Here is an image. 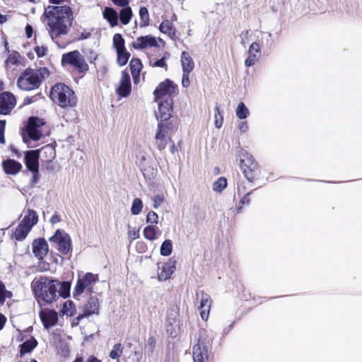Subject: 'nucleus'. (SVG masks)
Listing matches in <instances>:
<instances>
[{
    "label": "nucleus",
    "mask_w": 362,
    "mask_h": 362,
    "mask_svg": "<svg viewBox=\"0 0 362 362\" xmlns=\"http://www.w3.org/2000/svg\"><path fill=\"white\" fill-rule=\"evenodd\" d=\"M47 19V29L53 41L68 34L74 17L71 8L68 6H49L43 14Z\"/></svg>",
    "instance_id": "1"
},
{
    "label": "nucleus",
    "mask_w": 362,
    "mask_h": 362,
    "mask_svg": "<svg viewBox=\"0 0 362 362\" xmlns=\"http://www.w3.org/2000/svg\"><path fill=\"white\" fill-rule=\"evenodd\" d=\"M59 286L62 285L58 281L45 276H41L31 284V288L39 303H52L54 301L58 296Z\"/></svg>",
    "instance_id": "2"
},
{
    "label": "nucleus",
    "mask_w": 362,
    "mask_h": 362,
    "mask_svg": "<svg viewBox=\"0 0 362 362\" xmlns=\"http://www.w3.org/2000/svg\"><path fill=\"white\" fill-rule=\"evenodd\" d=\"M49 71L46 67L39 69L28 68L21 73L17 79V87L25 91L35 90L40 87L42 81L48 77Z\"/></svg>",
    "instance_id": "3"
},
{
    "label": "nucleus",
    "mask_w": 362,
    "mask_h": 362,
    "mask_svg": "<svg viewBox=\"0 0 362 362\" xmlns=\"http://www.w3.org/2000/svg\"><path fill=\"white\" fill-rule=\"evenodd\" d=\"M50 96L53 100H57L62 107H74L76 104L75 93L66 85L57 83L51 90Z\"/></svg>",
    "instance_id": "4"
},
{
    "label": "nucleus",
    "mask_w": 362,
    "mask_h": 362,
    "mask_svg": "<svg viewBox=\"0 0 362 362\" xmlns=\"http://www.w3.org/2000/svg\"><path fill=\"white\" fill-rule=\"evenodd\" d=\"M236 155L240 158L239 165L245 177L249 181H252L255 177L257 163L255 162L253 157L244 149H238Z\"/></svg>",
    "instance_id": "5"
},
{
    "label": "nucleus",
    "mask_w": 362,
    "mask_h": 362,
    "mask_svg": "<svg viewBox=\"0 0 362 362\" xmlns=\"http://www.w3.org/2000/svg\"><path fill=\"white\" fill-rule=\"evenodd\" d=\"M199 336L197 344L193 347V360L194 362H207L211 340L207 339L205 330L200 331Z\"/></svg>",
    "instance_id": "6"
},
{
    "label": "nucleus",
    "mask_w": 362,
    "mask_h": 362,
    "mask_svg": "<svg viewBox=\"0 0 362 362\" xmlns=\"http://www.w3.org/2000/svg\"><path fill=\"white\" fill-rule=\"evenodd\" d=\"M62 64L71 65L79 72H84L88 69L83 57L78 50H74L65 53L62 57Z\"/></svg>",
    "instance_id": "7"
},
{
    "label": "nucleus",
    "mask_w": 362,
    "mask_h": 362,
    "mask_svg": "<svg viewBox=\"0 0 362 362\" xmlns=\"http://www.w3.org/2000/svg\"><path fill=\"white\" fill-rule=\"evenodd\" d=\"M49 240L56 244L58 251L62 254L64 255L69 254L71 250V238L64 230L58 229Z\"/></svg>",
    "instance_id": "8"
},
{
    "label": "nucleus",
    "mask_w": 362,
    "mask_h": 362,
    "mask_svg": "<svg viewBox=\"0 0 362 362\" xmlns=\"http://www.w3.org/2000/svg\"><path fill=\"white\" fill-rule=\"evenodd\" d=\"M98 281L97 274L86 273L81 278L78 279L74 289V295H81L86 290L92 291L93 284Z\"/></svg>",
    "instance_id": "9"
},
{
    "label": "nucleus",
    "mask_w": 362,
    "mask_h": 362,
    "mask_svg": "<svg viewBox=\"0 0 362 362\" xmlns=\"http://www.w3.org/2000/svg\"><path fill=\"white\" fill-rule=\"evenodd\" d=\"M45 124L42 119L31 117L29 118L26 126V132L29 139L33 141H38L42 136L40 128Z\"/></svg>",
    "instance_id": "10"
},
{
    "label": "nucleus",
    "mask_w": 362,
    "mask_h": 362,
    "mask_svg": "<svg viewBox=\"0 0 362 362\" xmlns=\"http://www.w3.org/2000/svg\"><path fill=\"white\" fill-rule=\"evenodd\" d=\"M32 247L33 254L40 261H41L40 264H43V269L46 270L48 265H45L42 260L47 255L49 250L47 241L44 238L35 239L33 242Z\"/></svg>",
    "instance_id": "11"
},
{
    "label": "nucleus",
    "mask_w": 362,
    "mask_h": 362,
    "mask_svg": "<svg viewBox=\"0 0 362 362\" xmlns=\"http://www.w3.org/2000/svg\"><path fill=\"white\" fill-rule=\"evenodd\" d=\"M16 100L15 96L9 92L0 94V114L8 115L15 107Z\"/></svg>",
    "instance_id": "12"
},
{
    "label": "nucleus",
    "mask_w": 362,
    "mask_h": 362,
    "mask_svg": "<svg viewBox=\"0 0 362 362\" xmlns=\"http://www.w3.org/2000/svg\"><path fill=\"white\" fill-rule=\"evenodd\" d=\"M173 112V99L172 97H168L163 101H160L158 105V114L157 118L160 121H167L172 116Z\"/></svg>",
    "instance_id": "13"
},
{
    "label": "nucleus",
    "mask_w": 362,
    "mask_h": 362,
    "mask_svg": "<svg viewBox=\"0 0 362 362\" xmlns=\"http://www.w3.org/2000/svg\"><path fill=\"white\" fill-rule=\"evenodd\" d=\"M131 91L132 85L129 74L127 71H122L119 85L117 88L116 92L120 97H127Z\"/></svg>",
    "instance_id": "14"
},
{
    "label": "nucleus",
    "mask_w": 362,
    "mask_h": 362,
    "mask_svg": "<svg viewBox=\"0 0 362 362\" xmlns=\"http://www.w3.org/2000/svg\"><path fill=\"white\" fill-rule=\"evenodd\" d=\"M43 326L46 329L55 325L58 321V314L54 310L42 309L39 313Z\"/></svg>",
    "instance_id": "15"
},
{
    "label": "nucleus",
    "mask_w": 362,
    "mask_h": 362,
    "mask_svg": "<svg viewBox=\"0 0 362 362\" xmlns=\"http://www.w3.org/2000/svg\"><path fill=\"white\" fill-rule=\"evenodd\" d=\"M176 268V261L170 259L161 267H158V279L159 281H165L170 278Z\"/></svg>",
    "instance_id": "16"
},
{
    "label": "nucleus",
    "mask_w": 362,
    "mask_h": 362,
    "mask_svg": "<svg viewBox=\"0 0 362 362\" xmlns=\"http://www.w3.org/2000/svg\"><path fill=\"white\" fill-rule=\"evenodd\" d=\"M157 46L158 43L156 37L151 35L139 37L135 42H132V47L135 49H144Z\"/></svg>",
    "instance_id": "17"
},
{
    "label": "nucleus",
    "mask_w": 362,
    "mask_h": 362,
    "mask_svg": "<svg viewBox=\"0 0 362 362\" xmlns=\"http://www.w3.org/2000/svg\"><path fill=\"white\" fill-rule=\"evenodd\" d=\"M175 92L173 83L170 80H165L160 83V85L154 90L156 99L158 100L163 96L171 97Z\"/></svg>",
    "instance_id": "18"
},
{
    "label": "nucleus",
    "mask_w": 362,
    "mask_h": 362,
    "mask_svg": "<svg viewBox=\"0 0 362 362\" xmlns=\"http://www.w3.org/2000/svg\"><path fill=\"white\" fill-rule=\"evenodd\" d=\"M39 156L38 150H30L25 153V165L29 170L36 172L39 170Z\"/></svg>",
    "instance_id": "19"
},
{
    "label": "nucleus",
    "mask_w": 362,
    "mask_h": 362,
    "mask_svg": "<svg viewBox=\"0 0 362 362\" xmlns=\"http://www.w3.org/2000/svg\"><path fill=\"white\" fill-rule=\"evenodd\" d=\"M168 127L163 123L158 124L157 132L155 136L156 145L159 150H163L165 148L168 144Z\"/></svg>",
    "instance_id": "20"
},
{
    "label": "nucleus",
    "mask_w": 362,
    "mask_h": 362,
    "mask_svg": "<svg viewBox=\"0 0 362 362\" xmlns=\"http://www.w3.org/2000/svg\"><path fill=\"white\" fill-rule=\"evenodd\" d=\"M2 165L5 173L11 175L18 173L22 168L20 163L12 159H8L4 161Z\"/></svg>",
    "instance_id": "21"
},
{
    "label": "nucleus",
    "mask_w": 362,
    "mask_h": 362,
    "mask_svg": "<svg viewBox=\"0 0 362 362\" xmlns=\"http://www.w3.org/2000/svg\"><path fill=\"white\" fill-rule=\"evenodd\" d=\"M180 62L183 72L192 71L194 68V62L187 52L183 51L182 52Z\"/></svg>",
    "instance_id": "22"
},
{
    "label": "nucleus",
    "mask_w": 362,
    "mask_h": 362,
    "mask_svg": "<svg viewBox=\"0 0 362 362\" xmlns=\"http://www.w3.org/2000/svg\"><path fill=\"white\" fill-rule=\"evenodd\" d=\"M161 235V230L156 226H147L144 229V236L146 239L153 241Z\"/></svg>",
    "instance_id": "23"
},
{
    "label": "nucleus",
    "mask_w": 362,
    "mask_h": 362,
    "mask_svg": "<svg viewBox=\"0 0 362 362\" xmlns=\"http://www.w3.org/2000/svg\"><path fill=\"white\" fill-rule=\"evenodd\" d=\"M99 308V302L98 298L90 297L87 303L84 305V315H91L98 313Z\"/></svg>",
    "instance_id": "24"
},
{
    "label": "nucleus",
    "mask_w": 362,
    "mask_h": 362,
    "mask_svg": "<svg viewBox=\"0 0 362 362\" xmlns=\"http://www.w3.org/2000/svg\"><path fill=\"white\" fill-rule=\"evenodd\" d=\"M37 221L38 216L37 213L33 209H28L27 214L25 215L21 223L32 229Z\"/></svg>",
    "instance_id": "25"
},
{
    "label": "nucleus",
    "mask_w": 362,
    "mask_h": 362,
    "mask_svg": "<svg viewBox=\"0 0 362 362\" xmlns=\"http://www.w3.org/2000/svg\"><path fill=\"white\" fill-rule=\"evenodd\" d=\"M103 14L104 18L109 22L111 27H115L118 24V14L114 8L105 7Z\"/></svg>",
    "instance_id": "26"
},
{
    "label": "nucleus",
    "mask_w": 362,
    "mask_h": 362,
    "mask_svg": "<svg viewBox=\"0 0 362 362\" xmlns=\"http://www.w3.org/2000/svg\"><path fill=\"white\" fill-rule=\"evenodd\" d=\"M37 345V341L34 337H31L20 345L21 356L31 352Z\"/></svg>",
    "instance_id": "27"
},
{
    "label": "nucleus",
    "mask_w": 362,
    "mask_h": 362,
    "mask_svg": "<svg viewBox=\"0 0 362 362\" xmlns=\"http://www.w3.org/2000/svg\"><path fill=\"white\" fill-rule=\"evenodd\" d=\"M31 228L20 223L14 232V237L17 240L21 241L26 238Z\"/></svg>",
    "instance_id": "28"
},
{
    "label": "nucleus",
    "mask_w": 362,
    "mask_h": 362,
    "mask_svg": "<svg viewBox=\"0 0 362 362\" xmlns=\"http://www.w3.org/2000/svg\"><path fill=\"white\" fill-rule=\"evenodd\" d=\"M132 17V11L129 6H127L122 7L119 12V19L123 25H127L129 23Z\"/></svg>",
    "instance_id": "29"
},
{
    "label": "nucleus",
    "mask_w": 362,
    "mask_h": 362,
    "mask_svg": "<svg viewBox=\"0 0 362 362\" xmlns=\"http://www.w3.org/2000/svg\"><path fill=\"white\" fill-rule=\"evenodd\" d=\"M197 298L200 299V305L199 307L204 308H210L211 304V300L210 298V296L204 293L203 291H202L199 293H197Z\"/></svg>",
    "instance_id": "30"
},
{
    "label": "nucleus",
    "mask_w": 362,
    "mask_h": 362,
    "mask_svg": "<svg viewBox=\"0 0 362 362\" xmlns=\"http://www.w3.org/2000/svg\"><path fill=\"white\" fill-rule=\"evenodd\" d=\"M177 315L176 312L170 311V312L168 313L166 329H167V331L168 332H170V335H173V332L174 330L173 325L177 322Z\"/></svg>",
    "instance_id": "31"
},
{
    "label": "nucleus",
    "mask_w": 362,
    "mask_h": 362,
    "mask_svg": "<svg viewBox=\"0 0 362 362\" xmlns=\"http://www.w3.org/2000/svg\"><path fill=\"white\" fill-rule=\"evenodd\" d=\"M113 46L116 49V52L125 51L126 48L124 46V40L122 35L119 33H117L113 37Z\"/></svg>",
    "instance_id": "32"
},
{
    "label": "nucleus",
    "mask_w": 362,
    "mask_h": 362,
    "mask_svg": "<svg viewBox=\"0 0 362 362\" xmlns=\"http://www.w3.org/2000/svg\"><path fill=\"white\" fill-rule=\"evenodd\" d=\"M139 15L140 17V27L144 28L149 25V14L146 7H141L139 9Z\"/></svg>",
    "instance_id": "33"
},
{
    "label": "nucleus",
    "mask_w": 362,
    "mask_h": 362,
    "mask_svg": "<svg viewBox=\"0 0 362 362\" xmlns=\"http://www.w3.org/2000/svg\"><path fill=\"white\" fill-rule=\"evenodd\" d=\"M20 54L17 52H13L9 54L6 60V66L9 69L11 65H18L20 64Z\"/></svg>",
    "instance_id": "34"
},
{
    "label": "nucleus",
    "mask_w": 362,
    "mask_h": 362,
    "mask_svg": "<svg viewBox=\"0 0 362 362\" xmlns=\"http://www.w3.org/2000/svg\"><path fill=\"white\" fill-rule=\"evenodd\" d=\"M173 244L170 240H165L160 246V252L162 256H169L172 253Z\"/></svg>",
    "instance_id": "35"
},
{
    "label": "nucleus",
    "mask_w": 362,
    "mask_h": 362,
    "mask_svg": "<svg viewBox=\"0 0 362 362\" xmlns=\"http://www.w3.org/2000/svg\"><path fill=\"white\" fill-rule=\"evenodd\" d=\"M143 207L144 204L141 199L139 198H135L134 199L131 206V213L133 215H138L141 212Z\"/></svg>",
    "instance_id": "36"
},
{
    "label": "nucleus",
    "mask_w": 362,
    "mask_h": 362,
    "mask_svg": "<svg viewBox=\"0 0 362 362\" xmlns=\"http://www.w3.org/2000/svg\"><path fill=\"white\" fill-rule=\"evenodd\" d=\"M132 75L138 74L142 69V64L139 59L133 58L129 63Z\"/></svg>",
    "instance_id": "37"
},
{
    "label": "nucleus",
    "mask_w": 362,
    "mask_h": 362,
    "mask_svg": "<svg viewBox=\"0 0 362 362\" xmlns=\"http://www.w3.org/2000/svg\"><path fill=\"white\" fill-rule=\"evenodd\" d=\"M235 113L239 119H243L247 117L250 112L245 105L243 103H240L237 107Z\"/></svg>",
    "instance_id": "38"
},
{
    "label": "nucleus",
    "mask_w": 362,
    "mask_h": 362,
    "mask_svg": "<svg viewBox=\"0 0 362 362\" xmlns=\"http://www.w3.org/2000/svg\"><path fill=\"white\" fill-rule=\"evenodd\" d=\"M159 30L163 33L170 34L173 32V34L175 33V30L173 28V24L168 20L163 21L159 25Z\"/></svg>",
    "instance_id": "39"
},
{
    "label": "nucleus",
    "mask_w": 362,
    "mask_h": 362,
    "mask_svg": "<svg viewBox=\"0 0 362 362\" xmlns=\"http://www.w3.org/2000/svg\"><path fill=\"white\" fill-rule=\"evenodd\" d=\"M117 62L120 66L125 65L130 57V54L127 51V49L125 51L117 52Z\"/></svg>",
    "instance_id": "40"
},
{
    "label": "nucleus",
    "mask_w": 362,
    "mask_h": 362,
    "mask_svg": "<svg viewBox=\"0 0 362 362\" xmlns=\"http://www.w3.org/2000/svg\"><path fill=\"white\" fill-rule=\"evenodd\" d=\"M227 186V180L223 177H219L213 184V190L217 192H221Z\"/></svg>",
    "instance_id": "41"
},
{
    "label": "nucleus",
    "mask_w": 362,
    "mask_h": 362,
    "mask_svg": "<svg viewBox=\"0 0 362 362\" xmlns=\"http://www.w3.org/2000/svg\"><path fill=\"white\" fill-rule=\"evenodd\" d=\"M75 307L71 301H66L63 305L62 312L67 316H72L75 313Z\"/></svg>",
    "instance_id": "42"
},
{
    "label": "nucleus",
    "mask_w": 362,
    "mask_h": 362,
    "mask_svg": "<svg viewBox=\"0 0 362 362\" xmlns=\"http://www.w3.org/2000/svg\"><path fill=\"white\" fill-rule=\"evenodd\" d=\"M122 353V347L120 343L114 345L110 353V357L112 359H117Z\"/></svg>",
    "instance_id": "43"
},
{
    "label": "nucleus",
    "mask_w": 362,
    "mask_h": 362,
    "mask_svg": "<svg viewBox=\"0 0 362 362\" xmlns=\"http://www.w3.org/2000/svg\"><path fill=\"white\" fill-rule=\"evenodd\" d=\"M215 126L218 129L221 128L223 124V115L220 113V110L218 106H216L215 108Z\"/></svg>",
    "instance_id": "44"
},
{
    "label": "nucleus",
    "mask_w": 362,
    "mask_h": 362,
    "mask_svg": "<svg viewBox=\"0 0 362 362\" xmlns=\"http://www.w3.org/2000/svg\"><path fill=\"white\" fill-rule=\"evenodd\" d=\"M139 238V229H137L136 228H132L130 226H129L128 238L130 240V241L132 242Z\"/></svg>",
    "instance_id": "45"
},
{
    "label": "nucleus",
    "mask_w": 362,
    "mask_h": 362,
    "mask_svg": "<svg viewBox=\"0 0 362 362\" xmlns=\"http://www.w3.org/2000/svg\"><path fill=\"white\" fill-rule=\"evenodd\" d=\"M146 222L151 224H157L158 222V216L155 211H149L146 216Z\"/></svg>",
    "instance_id": "46"
},
{
    "label": "nucleus",
    "mask_w": 362,
    "mask_h": 362,
    "mask_svg": "<svg viewBox=\"0 0 362 362\" xmlns=\"http://www.w3.org/2000/svg\"><path fill=\"white\" fill-rule=\"evenodd\" d=\"M156 339L154 337H149L147 343L145 346L146 349L147 350L148 354H152L156 346Z\"/></svg>",
    "instance_id": "47"
},
{
    "label": "nucleus",
    "mask_w": 362,
    "mask_h": 362,
    "mask_svg": "<svg viewBox=\"0 0 362 362\" xmlns=\"http://www.w3.org/2000/svg\"><path fill=\"white\" fill-rule=\"evenodd\" d=\"M257 61V57L255 54H249V57L245 61V65L247 67L251 66Z\"/></svg>",
    "instance_id": "48"
},
{
    "label": "nucleus",
    "mask_w": 362,
    "mask_h": 362,
    "mask_svg": "<svg viewBox=\"0 0 362 362\" xmlns=\"http://www.w3.org/2000/svg\"><path fill=\"white\" fill-rule=\"evenodd\" d=\"M153 208L158 209L164 202L163 195L158 194L153 197Z\"/></svg>",
    "instance_id": "49"
},
{
    "label": "nucleus",
    "mask_w": 362,
    "mask_h": 362,
    "mask_svg": "<svg viewBox=\"0 0 362 362\" xmlns=\"http://www.w3.org/2000/svg\"><path fill=\"white\" fill-rule=\"evenodd\" d=\"M259 51H260V47H259V43L255 42L250 45L249 49H248V53L256 54L257 53L259 52Z\"/></svg>",
    "instance_id": "50"
},
{
    "label": "nucleus",
    "mask_w": 362,
    "mask_h": 362,
    "mask_svg": "<svg viewBox=\"0 0 362 362\" xmlns=\"http://www.w3.org/2000/svg\"><path fill=\"white\" fill-rule=\"evenodd\" d=\"M191 72H183L182 78V85L185 88H187L189 86L190 81H189V74Z\"/></svg>",
    "instance_id": "51"
},
{
    "label": "nucleus",
    "mask_w": 362,
    "mask_h": 362,
    "mask_svg": "<svg viewBox=\"0 0 362 362\" xmlns=\"http://www.w3.org/2000/svg\"><path fill=\"white\" fill-rule=\"evenodd\" d=\"M6 293L5 286L0 281V305H3L6 300Z\"/></svg>",
    "instance_id": "52"
},
{
    "label": "nucleus",
    "mask_w": 362,
    "mask_h": 362,
    "mask_svg": "<svg viewBox=\"0 0 362 362\" xmlns=\"http://www.w3.org/2000/svg\"><path fill=\"white\" fill-rule=\"evenodd\" d=\"M47 50V47L44 46H37L35 47V51L38 57H42L45 56Z\"/></svg>",
    "instance_id": "53"
},
{
    "label": "nucleus",
    "mask_w": 362,
    "mask_h": 362,
    "mask_svg": "<svg viewBox=\"0 0 362 362\" xmlns=\"http://www.w3.org/2000/svg\"><path fill=\"white\" fill-rule=\"evenodd\" d=\"M6 122L5 121H0V143L4 144V129H5Z\"/></svg>",
    "instance_id": "54"
},
{
    "label": "nucleus",
    "mask_w": 362,
    "mask_h": 362,
    "mask_svg": "<svg viewBox=\"0 0 362 362\" xmlns=\"http://www.w3.org/2000/svg\"><path fill=\"white\" fill-rule=\"evenodd\" d=\"M199 310H200V315L202 320H206L209 317L210 308H202L201 307H199Z\"/></svg>",
    "instance_id": "55"
},
{
    "label": "nucleus",
    "mask_w": 362,
    "mask_h": 362,
    "mask_svg": "<svg viewBox=\"0 0 362 362\" xmlns=\"http://www.w3.org/2000/svg\"><path fill=\"white\" fill-rule=\"evenodd\" d=\"M166 57H163L161 59L156 61L152 65L153 67H166Z\"/></svg>",
    "instance_id": "56"
},
{
    "label": "nucleus",
    "mask_w": 362,
    "mask_h": 362,
    "mask_svg": "<svg viewBox=\"0 0 362 362\" xmlns=\"http://www.w3.org/2000/svg\"><path fill=\"white\" fill-rule=\"evenodd\" d=\"M112 1L115 5L120 7H125L129 4V0H112Z\"/></svg>",
    "instance_id": "57"
},
{
    "label": "nucleus",
    "mask_w": 362,
    "mask_h": 362,
    "mask_svg": "<svg viewBox=\"0 0 362 362\" xmlns=\"http://www.w3.org/2000/svg\"><path fill=\"white\" fill-rule=\"evenodd\" d=\"M238 129L241 132H245L248 129V124L247 122H240L238 124Z\"/></svg>",
    "instance_id": "58"
},
{
    "label": "nucleus",
    "mask_w": 362,
    "mask_h": 362,
    "mask_svg": "<svg viewBox=\"0 0 362 362\" xmlns=\"http://www.w3.org/2000/svg\"><path fill=\"white\" fill-rule=\"evenodd\" d=\"M91 35V33L90 31L84 30L81 33L79 40H83L88 39Z\"/></svg>",
    "instance_id": "59"
},
{
    "label": "nucleus",
    "mask_w": 362,
    "mask_h": 362,
    "mask_svg": "<svg viewBox=\"0 0 362 362\" xmlns=\"http://www.w3.org/2000/svg\"><path fill=\"white\" fill-rule=\"evenodd\" d=\"M61 221V218H60V216L58 214H54L52 218H51V220L50 221L54 224V223H57L58 222H59Z\"/></svg>",
    "instance_id": "60"
},
{
    "label": "nucleus",
    "mask_w": 362,
    "mask_h": 362,
    "mask_svg": "<svg viewBox=\"0 0 362 362\" xmlns=\"http://www.w3.org/2000/svg\"><path fill=\"white\" fill-rule=\"evenodd\" d=\"M25 32L28 37H30L32 36L33 28L30 25H28L25 27Z\"/></svg>",
    "instance_id": "61"
},
{
    "label": "nucleus",
    "mask_w": 362,
    "mask_h": 362,
    "mask_svg": "<svg viewBox=\"0 0 362 362\" xmlns=\"http://www.w3.org/2000/svg\"><path fill=\"white\" fill-rule=\"evenodd\" d=\"M33 183H37L38 180H39V177H40L39 170H37L36 172H33Z\"/></svg>",
    "instance_id": "62"
},
{
    "label": "nucleus",
    "mask_w": 362,
    "mask_h": 362,
    "mask_svg": "<svg viewBox=\"0 0 362 362\" xmlns=\"http://www.w3.org/2000/svg\"><path fill=\"white\" fill-rule=\"evenodd\" d=\"M6 317L4 315L0 314V330L4 327L6 322Z\"/></svg>",
    "instance_id": "63"
},
{
    "label": "nucleus",
    "mask_w": 362,
    "mask_h": 362,
    "mask_svg": "<svg viewBox=\"0 0 362 362\" xmlns=\"http://www.w3.org/2000/svg\"><path fill=\"white\" fill-rule=\"evenodd\" d=\"M250 193H247L246 195L244 196V197L241 200V202L245 204H248L249 202H250Z\"/></svg>",
    "instance_id": "64"
}]
</instances>
